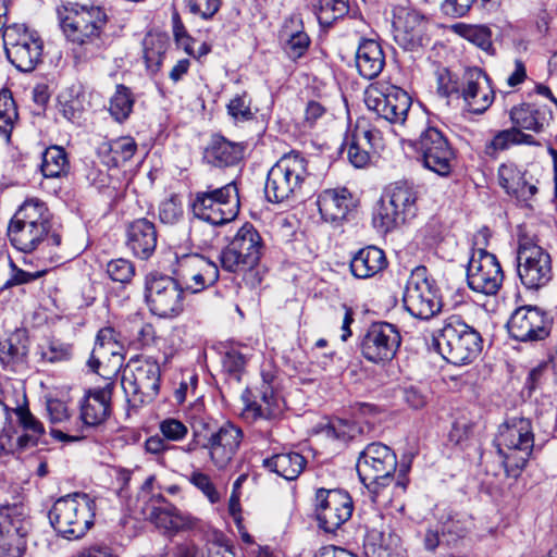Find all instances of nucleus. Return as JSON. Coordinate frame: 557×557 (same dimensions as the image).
<instances>
[{
  "mask_svg": "<svg viewBox=\"0 0 557 557\" xmlns=\"http://www.w3.org/2000/svg\"><path fill=\"white\" fill-rule=\"evenodd\" d=\"M51 214L47 205L38 199L25 200L12 216L8 237L12 246L23 252H32L39 245L59 246L61 236L51 232Z\"/></svg>",
  "mask_w": 557,
  "mask_h": 557,
  "instance_id": "1",
  "label": "nucleus"
},
{
  "mask_svg": "<svg viewBox=\"0 0 557 557\" xmlns=\"http://www.w3.org/2000/svg\"><path fill=\"white\" fill-rule=\"evenodd\" d=\"M495 442L506 474L518 478L535 447L531 420L523 417L507 419L499 425Z\"/></svg>",
  "mask_w": 557,
  "mask_h": 557,
  "instance_id": "2",
  "label": "nucleus"
},
{
  "mask_svg": "<svg viewBox=\"0 0 557 557\" xmlns=\"http://www.w3.org/2000/svg\"><path fill=\"white\" fill-rule=\"evenodd\" d=\"M434 342L442 357L455 366L471 363L482 350L480 333L456 314L444 320Z\"/></svg>",
  "mask_w": 557,
  "mask_h": 557,
  "instance_id": "3",
  "label": "nucleus"
},
{
  "mask_svg": "<svg viewBox=\"0 0 557 557\" xmlns=\"http://www.w3.org/2000/svg\"><path fill=\"white\" fill-rule=\"evenodd\" d=\"M309 176L308 162L299 152L282 156L269 170L264 186L267 199L282 203L295 198Z\"/></svg>",
  "mask_w": 557,
  "mask_h": 557,
  "instance_id": "4",
  "label": "nucleus"
},
{
  "mask_svg": "<svg viewBox=\"0 0 557 557\" xmlns=\"http://www.w3.org/2000/svg\"><path fill=\"white\" fill-rule=\"evenodd\" d=\"M95 500L75 493L59 498L49 511L52 528L63 537L79 539L94 524Z\"/></svg>",
  "mask_w": 557,
  "mask_h": 557,
  "instance_id": "5",
  "label": "nucleus"
},
{
  "mask_svg": "<svg viewBox=\"0 0 557 557\" xmlns=\"http://www.w3.org/2000/svg\"><path fill=\"white\" fill-rule=\"evenodd\" d=\"M356 468L360 481L372 494V500L379 502L381 492L394 479L396 455L384 444L371 443L360 453Z\"/></svg>",
  "mask_w": 557,
  "mask_h": 557,
  "instance_id": "6",
  "label": "nucleus"
},
{
  "mask_svg": "<svg viewBox=\"0 0 557 557\" xmlns=\"http://www.w3.org/2000/svg\"><path fill=\"white\" fill-rule=\"evenodd\" d=\"M112 389L113 383L107 382L103 387L88 391L81 401L79 421L75 422V426H65V431L51 429V436L62 442L85 438L86 431L101 425L109 418Z\"/></svg>",
  "mask_w": 557,
  "mask_h": 557,
  "instance_id": "7",
  "label": "nucleus"
},
{
  "mask_svg": "<svg viewBox=\"0 0 557 557\" xmlns=\"http://www.w3.org/2000/svg\"><path fill=\"white\" fill-rule=\"evenodd\" d=\"M417 193L407 182L392 184L373 214L374 226L383 233L389 232L398 225L416 216Z\"/></svg>",
  "mask_w": 557,
  "mask_h": 557,
  "instance_id": "8",
  "label": "nucleus"
},
{
  "mask_svg": "<svg viewBox=\"0 0 557 557\" xmlns=\"http://www.w3.org/2000/svg\"><path fill=\"white\" fill-rule=\"evenodd\" d=\"M160 383V366L150 358L131 359L123 371L122 387L134 408L152 403L159 395Z\"/></svg>",
  "mask_w": 557,
  "mask_h": 557,
  "instance_id": "9",
  "label": "nucleus"
},
{
  "mask_svg": "<svg viewBox=\"0 0 557 557\" xmlns=\"http://www.w3.org/2000/svg\"><path fill=\"white\" fill-rule=\"evenodd\" d=\"M238 206V191L234 183L196 191L190 201L194 216L211 225H223L232 221L237 215Z\"/></svg>",
  "mask_w": 557,
  "mask_h": 557,
  "instance_id": "10",
  "label": "nucleus"
},
{
  "mask_svg": "<svg viewBox=\"0 0 557 557\" xmlns=\"http://www.w3.org/2000/svg\"><path fill=\"white\" fill-rule=\"evenodd\" d=\"M405 309L420 320H430L442 310V297L434 280L428 276L425 267L412 270L403 295Z\"/></svg>",
  "mask_w": 557,
  "mask_h": 557,
  "instance_id": "11",
  "label": "nucleus"
},
{
  "mask_svg": "<svg viewBox=\"0 0 557 557\" xmlns=\"http://www.w3.org/2000/svg\"><path fill=\"white\" fill-rule=\"evenodd\" d=\"M3 46L8 60L21 72H32L41 62L44 41L35 29L22 24L4 27Z\"/></svg>",
  "mask_w": 557,
  "mask_h": 557,
  "instance_id": "12",
  "label": "nucleus"
},
{
  "mask_svg": "<svg viewBox=\"0 0 557 557\" xmlns=\"http://www.w3.org/2000/svg\"><path fill=\"white\" fill-rule=\"evenodd\" d=\"M364 103L379 117L405 126L412 101L404 89L387 83H376L366 89Z\"/></svg>",
  "mask_w": 557,
  "mask_h": 557,
  "instance_id": "13",
  "label": "nucleus"
},
{
  "mask_svg": "<svg viewBox=\"0 0 557 557\" xmlns=\"http://www.w3.org/2000/svg\"><path fill=\"white\" fill-rule=\"evenodd\" d=\"M263 244L258 231L251 224L243 225L232 242L220 253L223 270L240 273L255 269L259 263Z\"/></svg>",
  "mask_w": 557,
  "mask_h": 557,
  "instance_id": "14",
  "label": "nucleus"
},
{
  "mask_svg": "<svg viewBox=\"0 0 557 557\" xmlns=\"http://www.w3.org/2000/svg\"><path fill=\"white\" fill-rule=\"evenodd\" d=\"M145 300L150 312L159 318L173 319L184 310V290L168 275L150 273L146 276Z\"/></svg>",
  "mask_w": 557,
  "mask_h": 557,
  "instance_id": "15",
  "label": "nucleus"
},
{
  "mask_svg": "<svg viewBox=\"0 0 557 557\" xmlns=\"http://www.w3.org/2000/svg\"><path fill=\"white\" fill-rule=\"evenodd\" d=\"M412 148L425 169L440 176L450 174L456 161V151L440 129L435 127L424 129L412 143Z\"/></svg>",
  "mask_w": 557,
  "mask_h": 557,
  "instance_id": "16",
  "label": "nucleus"
},
{
  "mask_svg": "<svg viewBox=\"0 0 557 557\" xmlns=\"http://www.w3.org/2000/svg\"><path fill=\"white\" fill-rule=\"evenodd\" d=\"M30 522L21 504L0 507V557H23Z\"/></svg>",
  "mask_w": 557,
  "mask_h": 557,
  "instance_id": "17",
  "label": "nucleus"
},
{
  "mask_svg": "<svg viewBox=\"0 0 557 557\" xmlns=\"http://www.w3.org/2000/svg\"><path fill=\"white\" fill-rule=\"evenodd\" d=\"M517 272L527 289L537 290L553 278L552 257L539 245L522 244L517 253Z\"/></svg>",
  "mask_w": 557,
  "mask_h": 557,
  "instance_id": "18",
  "label": "nucleus"
},
{
  "mask_svg": "<svg viewBox=\"0 0 557 557\" xmlns=\"http://www.w3.org/2000/svg\"><path fill=\"white\" fill-rule=\"evenodd\" d=\"M314 500V512L319 527L325 532H335L352 515V499L344 490L318 488Z\"/></svg>",
  "mask_w": 557,
  "mask_h": 557,
  "instance_id": "19",
  "label": "nucleus"
},
{
  "mask_svg": "<svg viewBox=\"0 0 557 557\" xmlns=\"http://www.w3.org/2000/svg\"><path fill=\"white\" fill-rule=\"evenodd\" d=\"M504 273L497 258L484 248L473 250L467 267L469 287L484 295H496L502 287Z\"/></svg>",
  "mask_w": 557,
  "mask_h": 557,
  "instance_id": "20",
  "label": "nucleus"
},
{
  "mask_svg": "<svg viewBox=\"0 0 557 557\" xmlns=\"http://www.w3.org/2000/svg\"><path fill=\"white\" fill-rule=\"evenodd\" d=\"M506 326L513 339L523 343L544 341L550 333V320L547 313L530 305L517 308Z\"/></svg>",
  "mask_w": 557,
  "mask_h": 557,
  "instance_id": "21",
  "label": "nucleus"
},
{
  "mask_svg": "<svg viewBox=\"0 0 557 557\" xmlns=\"http://www.w3.org/2000/svg\"><path fill=\"white\" fill-rule=\"evenodd\" d=\"M401 343V337L395 325L387 322L373 323L364 333L360 349L362 356L373 363L391 361Z\"/></svg>",
  "mask_w": 557,
  "mask_h": 557,
  "instance_id": "22",
  "label": "nucleus"
},
{
  "mask_svg": "<svg viewBox=\"0 0 557 557\" xmlns=\"http://www.w3.org/2000/svg\"><path fill=\"white\" fill-rule=\"evenodd\" d=\"M344 146L347 149L349 162L355 168L361 169L370 162L371 151L383 148V136L366 119H359L354 128L347 133Z\"/></svg>",
  "mask_w": 557,
  "mask_h": 557,
  "instance_id": "23",
  "label": "nucleus"
},
{
  "mask_svg": "<svg viewBox=\"0 0 557 557\" xmlns=\"http://www.w3.org/2000/svg\"><path fill=\"white\" fill-rule=\"evenodd\" d=\"M243 438L244 434L239 426L232 422H225L210 434L202 447L208 450L213 466L219 470H224L239 450Z\"/></svg>",
  "mask_w": 557,
  "mask_h": 557,
  "instance_id": "24",
  "label": "nucleus"
},
{
  "mask_svg": "<svg viewBox=\"0 0 557 557\" xmlns=\"http://www.w3.org/2000/svg\"><path fill=\"white\" fill-rule=\"evenodd\" d=\"M114 330L111 327L101 329L96 337V343L91 351L87 366L92 372L110 380L122 366V355Z\"/></svg>",
  "mask_w": 557,
  "mask_h": 557,
  "instance_id": "25",
  "label": "nucleus"
},
{
  "mask_svg": "<svg viewBox=\"0 0 557 557\" xmlns=\"http://www.w3.org/2000/svg\"><path fill=\"white\" fill-rule=\"evenodd\" d=\"M460 96L470 112L484 113L494 101V90L487 74L480 67H467L462 74Z\"/></svg>",
  "mask_w": 557,
  "mask_h": 557,
  "instance_id": "26",
  "label": "nucleus"
},
{
  "mask_svg": "<svg viewBox=\"0 0 557 557\" xmlns=\"http://www.w3.org/2000/svg\"><path fill=\"white\" fill-rule=\"evenodd\" d=\"M177 274L193 293L203 290L219 280L216 263L198 253L176 257Z\"/></svg>",
  "mask_w": 557,
  "mask_h": 557,
  "instance_id": "27",
  "label": "nucleus"
},
{
  "mask_svg": "<svg viewBox=\"0 0 557 557\" xmlns=\"http://www.w3.org/2000/svg\"><path fill=\"white\" fill-rule=\"evenodd\" d=\"M106 24V14L100 8L91 7L66 16L62 28L66 37L73 42L84 45L98 38Z\"/></svg>",
  "mask_w": 557,
  "mask_h": 557,
  "instance_id": "28",
  "label": "nucleus"
},
{
  "mask_svg": "<svg viewBox=\"0 0 557 557\" xmlns=\"http://www.w3.org/2000/svg\"><path fill=\"white\" fill-rule=\"evenodd\" d=\"M394 39L405 50H414L422 46L426 21L414 10L400 8L395 14Z\"/></svg>",
  "mask_w": 557,
  "mask_h": 557,
  "instance_id": "29",
  "label": "nucleus"
},
{
  "mask_svg": "<svg viewBox=\"0 0 557 557\" xmlns=\"http://www.w3.org/2000/svg\"><path fill=\"white\" fill-rule=\"evenodd\" d=\"M159 499L165 503V506H152L148 515L149 521L158 529L169 534H176L199 528L200 519L187 511L178 509L172 504H168L162 496H159Z\"/></svg>",
  "mask_w": 557,
  "mask_h": 557,
  "instance_id": "30",
  "label": "nucleus"
},
{
  "mask_svg": "<svg viewBox=\"0 0 557 557\" xmlns=\"http://www.w3.org/2000/svg\"><path fill=\"white\" fill-rule=\"evenodd\" d=\"M29 354V336L26 329H15L0 339V363L4 370H26Z\"/></svg>",
  "mask_w": 557,
  "mask_h": 557,
  "instance_id": "31",
  "label": "nucleus"
},
{
  "mask_svg": "<svg viewBox=\"0 0 557 557\" xmlns=\"http://www.w3.org/2000/svg\"><path fill=\"white\" fill-rule=\"evenodd\" d=\"M158 234L153 222L146 218L131 222L126 230V246L132 253L141 259H149L157 247Z\"/></svg>",
  "mask_w": 557,
  "mask_h": 557,
  "instance_id": "32",
  "label": "nucleus"
},
{
  "mask_svg": "<svg viewBox=\"0 0 557 557\" xmlns=\"http://www.w3.org/2000/svg\"><path fill=\"white\" fill-rule=\"evenodd\" d=\"M321 218L331 224L338 225L346 220L354 208V199L347 188L325 189L317 199Z\"/></svg>",
  "mask_w": 557,
  "mask_h": 557,
  "instance_id": "33",
  "label": "nucleus"
},
{
  "mask_svg": "<svg viewBox=\"0 0 557 557\" xmlns=\"http://www.w3.org/2000/svg\"><path fill=\"white\" fill-rule=\"evenodd\" d=\"M278 39L290 60L295 61L305 55L310 46V38L304 29L299 14H293L284 21Z\"/></svg>",
  "mask_w": 557,
  "mask_h": 557,
  "instance_id": "34",
  "label": "nucleus"
},
{
  "mask_svg": "<svg viewBox=\"0 0 557 557\" xmlns=\"http://www.w3.org/2000/svg\"><path fill=\"white\" fill-rule=\"evenodd\" d=\"M553 116V110L543 103H522L510 110V120L515 127L535 133L548 127Z\"/></svg>",
  "mask_w": 557,
  "mask_h": 557,
  "instance_id": "35",
  "label": "nucleus"
},
{
  "mask_svg": "<svg viewBox=\"0 0 557 557\" xmlns=\"http://www.w3.org/2000/svg\"><path fill=\"white\" fill-rule=\"evenodd\" d=\"M260 399L248 403L244 410L243 417L253 422L258 419L273 420L282 416L285 403L281 395L273 391V388L263 382L260 392Z\"/></svg>",
  "mask_w": 557,
  "mask_h": 557,
  "instance_id": "36",
  "label": "nucleus"
},
{
  "mask_svg": "<svg viewBox=\"0 0 557 557\" xmlns=\"http://www.w3.org/2000/svg\"><path fill=\"white\" fill-rule=\"evenodd\" d=\"M498 182L508 195L519 201L530 200L537 191L536 186L525 178V173L511 162L498 168Z\"/></svg>",
  "mask_w": 557,
  "mask_h": 557,
  "instance_id": "37",
  "label": "nucleus"
},
{
  "mask_svg": "<svg viewBox=\"0 0 557 557\" xmlns=\"http://www.w3.org/2000/svg\"><path fill=\"white\" fill-rule=\"evenodd\" d=\"M356 66L362 77H377L385 66V54L381 45L373 39H363L356 51Z\"/></svg>",
  "mask_w": 557,
  "mask_h": 557,
  "instance_id": "38",
  "label": "nucleus"
},
{
  "mask_svg": "<svg viewBox=\"0 0 557 557\" xmlns=\"http://www.w3.org/2000/svg\"><path fill=\"white\" fill-rule=\"evenodd\" d=\"M387 267V260L382 249L375 246L361 248L350 260V270L358 278H369Z\"/></svg>",
  "mask_w": 557,
  "mask_h": 557,
  "instance_id": "39",
  "label": "nucleus"
},
{
  "mask_svg": "<svg viewBox=\"0 0 557 557\" xmlns=\"http://www.w3.org/2000/svg\"><path fill=\"white\" fill-rule=\"evenodd\" d=\"M14 413L24 434L18 435L16 445L21 449L36 446L45 434L42 423L30 412L27 406H18Z\"/></svg>",
  "mask_w": 557,
  "mask_h": 557,
  "instance_id": "40",
  "label": "nucleus"
},
{
  "mask_svg": "<svg viewBox=\"0 0 557 557\" xmlns=\"http://www.w3.org/2000/svg\"><path fill=\"white\" fill-rule=\"evenodd\" d=\"M306 459L298 453H281L263 460V467L286 480H295L302 472Z\"/></svg>",
  "mask_w": 557,
  "mask_h": 557,
  "instance_id": "41",
  "label": "nucleus"
},
{
  "mask_svg": "<svg viewBox=\"0 0 557 557\" xmlns=\"http://www.w3.org/2000/svg\"><path fill=\"white\" fill-rule=\"evenodd\" d=\"M137 144L132 137H120L110 143H103L98 150L102 162L108 166H119L133 158Z\"/></svg>",
  "mask_w": 557,
  "mask_h": 557,
  "instance_id": "42",
  "label": "nucleus"
},
{
  "mask_svg": "<svg viewBox=\"0 0 557 557\" xmlns=\"http://www.w3.org/2000/svg\"><path fill=\"white\" fill-rule=\"evenodd\" d=\"M243 151L242 145L228 141L223 137H215L207 149L206 157L209 162L216 166H227L239 161Z\"/></svg>",
  "mask_w": 557,
  "mask_h": 557,
  "instance_id": "43",
  "label": "nucleus"
},
{
  "mask_svg": "<svg viewBox=\"0 0 557 557\" xmlns=\"http://www.w3.org/2000/svg\"><path fill=\"white\" fill-rule=\"evenodd\" d=\"M529 138H531L530 135H525L517 127L499 131L485 144L483 153L495 159L500 151L507 150L512 145L528 143Z\"/></svg>",
  "mask_w": 557,
  "mask_h": 557,
  "instance_id": "44",
  "label": "nucleus"
},
{
  "mask_svg": "<svg viewBox=\"0 0 557 557\" xmlns=\"http://www.w3.org/2000/svg\"><path fill=\"white\" fill-rule=\"evenodd\" d=\"M454 29L462 38L475 45L490 55L495 53L492 42V33L488 27L482 25L457 24Z\"/></svg>",
  "mask_w": 557,
  "mask_h": 557,
  "instance_id": "45",
  "label": "nucleus"
},
{
  "mask_svg": "<svg viewBox=\"0 0 557 557\" xmlns=\"http://www.w3.org/2000/svg\"><path fill=\"white\" fill-rule=\"evenodd\" d=\"M69 169V161L63 148L58 146L49 147L42 153L41 172L46 177H59L65 174Z\"/></svg>",
  "mask_w": 557,
  "mask_h": 557,
  "instance_id": "46",
  "label": "nucleus"
},
{
  "mask_svg": "<svg viewBox=\"0 0 557 557\" xmlns=\"http://www.w3.org/2000/svg\"><path fill=\"white\" fill-rule=\"evenodd\" d=\"M134 101L129 88L124 85H117L114 95L110 99V114L116 122L125 121L133 111Z\"/></svg>",
  "mask_w": 557,
  "mask_h": 557,
  "instance_id": "47",
  "label": "nucleus"
},
{
  "mask_svg": "<svg viewBox=\"0 0 557 557\" xmlns=\"http://www.w3.org/2000/svg\"><path fill=\"white\" fill-rule=\"evenodd\" d=\"M349 12V0H319L317 17L322 26H331Z\"/></svg>",
  "mask_w": 557,
  "mask_h": 557,
  "instance_id": "48",
  "label": "nucleus"
},
{
  "mask_svg": "<svg viewBox=\"0 0 557 557\" xmlns=\"http://www.w3.org/2000/svg\"><path fill=\"white\" fill-rule=\"evenodd\" d=\"M18 113L12 94L8 89L0 91V133L8 139L17 120Z\"/></svg>",
  "mask_w": 557,
  "mask_h": 557,
  "instance_id": "49",
  "label": "nucleus"
},
{
  "mask_svg": "<svg viewBox=\"0 0 557 557\" xmlns=\"http://www.w3.org/2000/svg\"><path fill=\"white\" fill-rule=\"evenodd\" d=\"M166 40L161 36H148L144 40V58L147 67L158 71L166 51Z\"/></svg>",
  "mask_w": 557,
  "mask_h": 557,
  "instance_id": "50",
  "label": "nucleus"
},
{
  "mask_svg": "<svg viewBox=\"0 0 557 557\" xmlns=\"http://www.w3.org/2000/svg\"><path fill=\"white\" fill-rule=\"evenodd\" d=\"M184 216V209L181 198L177 195H171L159 206V220L163 224L174 225Z\"/></svg>",
  "mask_w": 557,
  "mask_h": 557,
  "instance_id": "51",
  "label": "nucleus"
},
{
  "mask_svg": "<svg viewBox=\"0 0 557 557\" xmlns=\"http://www.w3.org/2000/svg\"><path fill=\"white\" fill-rule=\"evenodd\" d=\"M144 450L159 465L166 467V455L176 451L177 446L168 444L160 435H152L144 442Z\"/></svg>",
  "mask_w": 557,
  "mask_h": 557,
  "instance_id": "52",
  "label": "nucleus"
},
{
  "mask_svg": "<svg viewBox=\"0 0 557 557\" xmlns=\"http://www.w3.org/2000/svg\"><path fill=\"white\" fill-rule=\"evenodd\" d=\"M324 434L342 442L352 440L360 433V428L350 421L336 419L331 421L324 429Z\"/></svg>",
  "mask_w": 557,
  "mask_h": 557,
  "instance_id": "53",
  "label": "nucleus"
},
{
  "mask_svg": "<svg viewBox=\"0 0 557 557\" xmlns=\"http://www.w3.org/2000/svg\"><path fill=\"white\" fill-rule=\"evenodd\" d=\"M436 84L437 94L445 98L460 95L462 88V82H459V77L446 67L436 71Z\"/></svg>",
  "mask_w": 557,
  "mask_h": 557,
  "instance_id": "54",
  "label": "nucleus"
},
{
  "mask_svg": "<svg viewBox=\"0 0 557 557\" xmlns=\"http://www.w3.org/2000/svg\"><path fill=\"white\" fill-rule=\"evenodd\" d=\"M40 355L48 362H61L71 359L73 349L72 345L53 339L40 347Z\"/></svg>",
  "mask_w": 557,
  "mask_h": 557,
  "instance_id": "55",
  "label": "nucleus"
},
{
  "mask_svg": "<svg viewBox=\"0 0 557 557\" xmlns=\"http://www.w3.org/2000/svg\"><path fill=\"white\" fill-rule=\"evenodd\" d=\"M107 273L112 281L125 284L133 278L135 268L131 261L120 258L107 264Z\"/></svg>",
  "mask_w": 557,
  "mask_h": 557,
  "instance_id": "56",
  "label": "nucleus"
},
{
  "mask_svg": "<svg viewBox=\"0 0 557 557\" xmlns=\"http://www.w3.org/2000/svg\"><path fill=\"white\" fill-rule=\"evenodd\" d=\"M228 114L236 121H249L253 117L250 99L247 94L236 95L227 104Z\"/></svg>",
  "mask_w": 557,
  "mask_h": 557,
  "instance_id": "57",
  "label": "nucleus"
},
{
  "mask_svg": "<svg viewBox=\"0 0 557 557\" xmlns=\"http://www.w3.org/2000/svg\"><path fill=\"white\" fill-rule=\"evenodd\" d=\"M189 482L201 491L211 504L220 500V493L208 474L201 471H194L189 476Z\"/></svg>",
  "mask_w": 557,
  "mask_h": 557,
  "instance_id": "58",
  "label": "nucleus"
},
{
  "mask_svg": "<svg viewBox=\"0 0 557 557\" xmlns=\"http://www.w3.org/2000/svg\"><path fill=\"white\" fill-rule=\"evenodd\" d=\"M162 437L172 442L183 441L188 434V428L180 420L166 418L159 423Z\"/></svg>",
  "mask_w": 557,
  "mask_h": 557,
  "instance_id": "59",
  "label": "nucleus"
},
{
  "mask_svg": "<svg viewBox=\"0 0 557 557\" xmlns=\"http://www.w3.org/2000/svg\"><path fill=\"white\" fill-rule=\"evenodd\" d=\"M189 12L209 20L214 16L221 7V0H185Z\"/></svg>",
  "mask_w": 557,
  "mask_h": 557,
  "instance_id": "60",
  "label": "nucleus"
},
{
  "mask_svg": "<svg viewBox=\"0 0 557 557\" xmlns=\"http://www.w3.org/2000/svg\"><path fill=\"white\" fill-rule=\"evenodd\" d=\"M47 412L51 423H64L61 431H65V426H75V423L70 422V413L65 403L59 399H49L47 401Z\"/></svg>",
  "mask_w": 557,
  "mask_h": 557,
  "instance_id": "61",
  "label": "nucleus"
},
{
  "mask_svg": "<svg viewBox=\"0 0 557 557\" xmlns=\"http://www.w3.org/2000/svg\"><path fill=\"white\" fill-rule=\"evenodd\" d=\"M246 362V356L237 348L226 350L222 359L225 371L236 376L244 370Z\"/></svg>",
  "mask_w": 557,
  "mask_h": 557,
  "instance_id": "62",
  "label": "nucleus"
},
{
  "mask_svg": "<svg viewBox=\"0 0 557 557\" xmlns=\"http://www.w3.org/2000/svg\"><path fill=\"white\" fill-rule=\"evenodd\" d=\"M473 2L474 0H443L441 10L445 15L460 17L470 10Z\"/></svg>",
  "mask_w": 557,
  "mask_h": 557,
  "instance_id": "63",
  "label": "nucleus"
},
{
  "mask_svg": "<svg viewBox=\"0 0 557 557\" xmlns=\"http://www.w3.org/2000/svg\"><path fill=\"white\" fill-rule=\"evenodd\" d=\"M468 528L466 522L449 518L442 525V535L448 536V542L461 539L467 534Z\"/></svg>",
  "mask_w": 557,
  "mask_h": 557,
  "instance_id": "64",
  "label": "nucleus"
}]
</instances>
